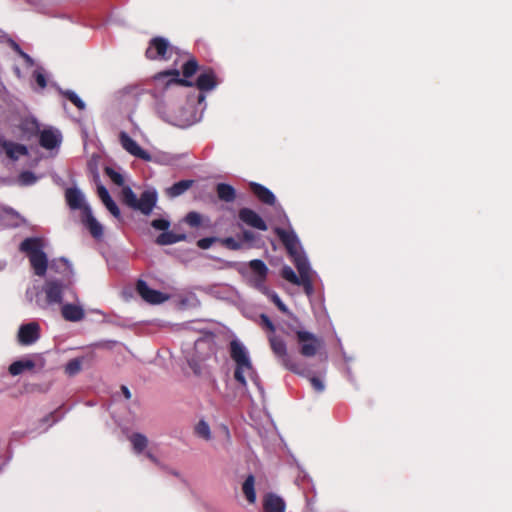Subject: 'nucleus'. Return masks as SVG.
<instances>
[{
    "mask_svg": "<svg viewBox=\"0 0 512 512\" xmlns=\"http://www.w3.org/2000/svg\"><path fill=\"white\" fill-rule=\"evenodd\" d=\"M205 107V95L203 93H199L196 98L189 99L182 106H176L174 103L165 100L156 102L158 116L164 122L179 128H188L201 121Z\"/></svg>",
    "mask_w": 512,
    "mask_h": 512,
    "instance_id": "1",
    "label": "nucleus"
},
{
    "mask_svg": "<svg viewBox=\"0 0 512 512\" xmlns=\"http://www.w3.org/2000/svg\"><path fill=\"white\" fill-rule=\"evenodd\" d=\"M275 233L285 246L291 257L301 281L297 286H302L305 294L310 298L314 294V280L318 277L317 272L312 269L309 259L302 247L299 237L293 228L283 229L276 227Z\"/></svg>",
    "mask_w": 512,
    "mask_h": 512,
    "instance_id": "2",
    "label": "nucleus"
},
{
    "mask_svg": "<svg viewBox=\"0 0 512 512\" xmlns=\"http://www.w3.org/2000/svg\"><path fill=\"white\" fill-rule=\"evenodd\" d=\"M50 270L60 274V278L49 277L42 286V293L45 299L41 302L37 300V304L43 308L61 306L63 304L64 292L69 290L73 284L74 270L72 264L65 257L55 259L50 263Z\"/></svg>",
    "mask_w": 512,
    "mask_h": 512,
    "instance_id": "3",
    "label": "nucleus"
},
{
    "mask_svg": "<svg viewBox=\"0 0 512 512\" xmlns=\"http://www.w3.org/2000/svg\"><path fill=\"white\" fill-rule=\"evenodd\" d=\"M20 251L27 254L34 273L43 277L46 275L48 267V258L44 252V243L41 238L30 237L24 239L20 244Z\"/></svg>",
    "mask_w": 512,
    "mask_h": 512,
    "instance_id": "4",
    "label": "nucleus"
},
{
    "mask_svg": "<svg viewBox=\"0 0 512 512\" xmlns=\"http://www.w3.org/2000/svg\"><path fill=\"white\" fill-rule=\"evenodd\" d=\"M121 196L124 204L146 216L152 213L158 201V193L154 188L144 190L138 198L129 186H125L122 189Z\"/></svg>",
    "mask_w": 512,
    "mask_h": 512,
    "instance_id": "5",
    "label": "nucleus"
},
{
    "mask_svg": "<svg viewBox=\"0 0 512 512\" xmlns=\"http://www.w3.org/2000/svg\"><path fill=\"white\" fill-rule=\"evenodd\" d=\"M214 334L207 332L194 341V352L186 355V360L195 374L201 373V362L215 354Z\"/></svg>",
    "mask_w": 512,
    "mask_h": 512,
    "instance_id": "6",
    "label": "nucleus"
},
{
    "mask_svg": "<svg viewBox=\"0 0 512 512\" xmlns=\"http://www.w3.org/2000/svg\"><path fill=\"white\" fill-rule=\"evenodd\" d=\"M155 90L164 91L171 86L181 85L190 87L193 83L187 79L180 78V72L177 69H169L155 74L151 79Z\"/></svg>",
    "mask_w": 512,
    "mask_h": 512,
    "instance_id": "7",
    "label": "nucleus"
},
{
    "mask_svg": "<svg viewBox=\"0 0 512 512\" xmlns=\"http://www.w3.org/2000/svg\"><path fill=\"white\" fill-rule=\"evenodd\" d=\"M248 267L251 270V275L248 279L250 285L262 294L269 293V288L265 284L269 269L265 262L260 259H254L248 262Z\"/></svg>",
    "mask_w": 512,
    "mask_h": 512,
    "instance_id": "8",
    "label": "nucleus"
},
{
    "mask_svg": "<svg viewBox=\"0 0 512 512\" xmlns=\"http://www.w3.org/2000/svg\"><path fill=\"white\" fill-rule=\"evenodd\" d=\"M251 191L255 194V196L264 204L271 205L275 207L276 212L278 213L280 217V221L283 223H289L288 216L286 215L283 207L280 204L276 203V197L274 193L268 189L267 187L263 186L262 184L256 183V182H250L249 183ZM292 228L291 225H289L290 229Z\"/></svg>",
    "mask_w": 512,
    "mask_h": 512,
    "instance_id": "9",
    "label": "nucleus"
},
{
    "mask_svg": "<svg viewBox=\"0 0 512 512\" xmlns=\"http://www.w3.org/2000/svg\"><path fill=\"white\" fill-rule=\"evenodd\" d=\"M295 334L300 354L304 357L315 356L323 344L322 340L315 334L301 329H296Z\"/></svg>",
    "mask_w": 512,
    "mask_h": 512,
    "instance_id": "10",
    "label": "nucleus"
},
{
    "mask_svg": "<svg viewBox=\"0 0 512 512\" xmlns=\"http://www.w3.org/2000/svg\"><path fill=\"white\" fill-rule=\"evenodd\" d=\"M270 344L275 355L281 359L282 364L287 369L299 375L306 374V369L299 363L293 361L287 354L286 343L281 338L276 336L270 337Z\"/></svg>",
    "mask_w": 512,
    "mask_h": 512,
    "instance_id": "11",
    "label": "nucleus"
},
{
    "mask_svg": "<svg viewBox=\"0 0 512 512\" xmlns=\"http://www.w3.org/2000/svg\"><path fill=\"white\" fill-rule=\"evenodd\" d=\"M173 53H175V48L168 39L161 36L152 38L146 50V56L151 60H167Z\"/></svg>",
    "mask_w": 512,
    "mask_h": 512,
    "instance_id": "12",
    "label": "nucleus"
},
{
    "mask_svg": "<svg viewBox=\"0 0 512 512\" xmlns=\"http://www.w3.org/2000/svg\"><path fill=\"white\" fill-rule=\"evenodd\" d=\"M234 379L239 385L247 390V379H250L255 386L258 388L261 394L264 393L262 386L260 385L259 376L253 367L252 360L249 362L236 363L234 369Z\"/></svg>",
    "mask_w": 512,
    "mask_h": 512,
    "instance_id": "13",
    "label": "nucleus"
},
{
    "mask_svg": "<svg viewBox=\"0 0 512 512\" xmlns=\"http://www.w3.org/2000/svg\"><path fill=\"white\" fill-rule=\"evenodd\" d=\"M119 141L122 148L135 158L146 162L156 161L149 152L140 147V145L125 131H121L119 133Z\"/></svg>",
    "mask_w": 512,
    "mask_h": 512,
    "instance_id": "14",
    "label": "nucleus"
},
{
    "mask_svg": "<svg viewBox=\"0 0 512 512\" xmlns=\"http://www.w3.org/2000/svg\"><path fill=\"white\" fill-rule=\"evenodd\" d=\"M40 338V325L35 322L22 324L17 333L18 343L22 346H30Z\"/></svg>",
    "mask_w": 512,
    "mask_h": 512,
    "instance_id": "15",
    "label": "nucleus"
},
{
    "mask_svg": "<svg viewBox=\"0 0 512 512\" xmlns=\"http://www.w3.org/2000/svg\"><path fill=\"white\" fill-rule=\"evenodd\" d=\"M74 303H63L61 305V315L69 322H80L85 318V310L79 303L78 296L73 292Z\"/></svg>",
    "mask_w": 512,
    "mask_h": 512,
    "instance_id": "16",
    "label": "nucleus"
},
{
    "mask_svg": "<svg viewBox=\"0 0 512 512\" xmlns=\"http://www.w3.org/2000/svg\"><path fill=\"white\" fill-rule=\"evenodd\" d=\"M136 290L142 299L151 304H160L168 299L162 292L151 289L144 280L137 281Z\"/></svg>",
    "mask_w": 512,
    "mask_h": 512,
    "instance_id": "17",
    "label": "nucleus"
},
{
    "mask_svg": "<svg viewBox=\"0 0 512 512\" xmlns=\"http://www.w3.org/2000/svg\"><path fill=\"white\" fill-rule=\"evenodd\" d=\"M65 199L71 210H81L82 214L84 213L85 207H90L86 202L85 195L77 187L67 188L65 191Z\"/></svg>",
    "mask_w": 512,
    "mask_h": 512,
    "instance_id": "18",
    "label": "nucleus"
},
{
    "mask_svg": "<svg viewBox=\"0 0 512 512\" xmlns=\"http://www.w3.org/2000/svg\"><path fill=\"white\" fill-rule=\"evenodd\" d=\"M40 145L47 149L52 150L58 148L62 142V134L56 128H47L40 132L39 136Z\"/></svg>",
    "mask_w": 512,
    "mask_h": 512,
    "instance_id": "19",
    "label": "nucleus"
},
{
    "mask_svg": "<svg viewBox=\"0 0 512 512\" xmlns=\"http://www.w3.org/2000/svg\"><path fill=\"white\" fill-rule=\"evenodd\" d=\"M239 219L246 225L255 229L266 231L268 229L261 216L250 208H242L239 211Z\"/></svg>",
    "mask_w": 512,
    "mask_h": 512,
    "instance_id": "20",
    "label": "nucleus"
},
{
    "mask_svg": "<svg viewBox=\"0 0 512 512\" xmlns=\"http://www.w3.org/2000/svg\"><path fill=\"white\" fill-rule=\"evenodd\" d=\"M81 222L94 238L99 239L103 236V226L94 217L91 207L84 208V213L81 216Z\"/></svg>",
    "mask_w": 512,
    "mask_h": 512,
    "instance_id": "21",
    "label": "nucleus"
},
{
    "mask_svg": "<svg viewBox=\"0 0 512 512\" xmlns=\"http://www.w3.org/2000/svg\"><path fill=\"white\" fill-rule=\"evenodd\" d=\"M229 353L235 364L251 361L248 349L238 338L230 341Z\"/></svg>",
    "mask_w": 512,
    "mask_h": 512,
    "instance_id": "22",
    "label": "nucleus"
},
{
    "mask_svg": "<svg viewBox=\"0 0 512 512\" xmlns=\"http://www.w3.org/2000/svg\"><path fill=\"white\" fill-rule=\"evenodd\" d=\"M262 505L264 512H285L286 510L283 498L272 492L264 495Z\"/></svg>",
    "mask_w": 512,
    "mask_h": 512,
    "instance_id": "23",
    "label": "nucleus"
},
{
    "mask_svg": "<svg viewBox=\"0 0 512 512\" xmlns=\"http://www.w3.org/2000/svg\"><path fill=\"white\" fill-rule=\"evenodd\" d=\"M197 88L202 92L211 91L216 88V75L212 70L202 72L196 80Z\"/></svg>",
    "mask_w": 512,
    "mask_h": 512,
    "instance_id": "24",
    "label": "nucleus"
},
{
    "mask_svg": "<svg viewBox=\"0 0 512 512\" xmlns=\"http://www.w3.org/2000/svg\"><path fill=\"white\" fill-rule=\"evenodd\" d=\"M255 485H256V479L253 474L247 475L244 482L242 483V487H241L242 493L249 504L256 503L257 496H256Z\"/></svg>",
    "mask_w": 512,
    "mask_h": 512,
    "instance_id": "25",
    "label": "nucleus"
},
{
    "mask_svg": "<svg viewBox=\"0 0 512 512\" xmlns=\"http://www.w3.org/2000/svg\"><path fill=\"white\" fill-rule=\"evenodd\" d=\"M3 149L12 160H18L21 156L28 154V149L25 145L14 142H4Z\"/></svg>",
    "mask_w": 512,
    "mask_h": 512,
    "instance_id": "26",
    "label": "nucleus"
},
{
    "mask_svg": "<svg viewBox=\"0 0 512 512\" xmlns=\"http://www.w3.org/2000/svg\"><path fill=\"white\" fill-rule=\"evenodd\" d=\"M128 440L132 445L133 452L137 455L144 453L149 443L148 438L144 434L138 432L130 434L128 436Z\"/></svg>",
    "mask_w": 512,
    "mask_h": 512,
    "instance_id": "27",
    "label": "nucleus"
},
{
    "mask_svg": "<svg viewBox=\"0 0 512 512\" xmlns=\"http://www.w3.org/2000/svg\"><path fill=\"white\" fill-rule=\"evenodd\" d=\"M20 129L27 138H31L39 133V122L35 117H25L21 120Z\"/></svg>",
    "mask_w": 512,
    "mask_h": 512,
    "instance_id": "28",
    "label": "nucleus"
},
{
    "mask_svg": "<svg viewBox=\"0 0 512 512\" xmlns=\"http://www.w3.org/2000/svg\"><path fill=\"white\" fill-rule=\"evenodd\" d=\"M184 240H186L185 234H176L172 231L166 230L157 236L155 242L158 245L165 246L172 245Z\"/></svg>",
    "mask_w": 512,
    "mask_h": 512,
    "instance_id": "29",
    "label": "nucleus"
},
{
    "mask_svg": "<svg viewBox=\"0 0 512 512\" xmlns=\"http://www.w3.org/2000/svg\"><path fill=\"white\" fill-rule=\"evenodd\" d=\"M216 193L220 200L231 203L236 199V190L227 183H218L216 185Z\"/></svg>",
    "mask_w": 512,
    "mask_h": 512,
    "instance_id": "30",
    "label": "nucleus"
},
{
    "mask_svg": "<svg viewBox=\"0 0 512 512\" xmlns=\"http://www.w3.org/2000/svg\"><path fill=\"white\" fill-rule=\"evenodd\" d=\"M35 367V362L31 359H21V360H17L15 362H13L10 366H9V373L12 375V376H18L20 374H22L23 372L25 371H29V370H32L34 369Z\"/></svg>",
    "mask_w": 512,
    "mask_h": 512,
    "instance_id": "31",
    "label": "nucleus"
},
{
    "mask_svg": "<svg viewBox=\"0 0 512 512\" xmlns=\"http://www.w3.org/2000/svg\"><path fill=\"white\" fill-rule=\"evenodd\" d=\"M193 185V180H181L167 188L166 194L170 198L178 197L184 194Z\"/></svg>",
    "mask_w": 512,
    "mask_h": 512,
    "instance_id": "32",
    "label": "nucleus"
},
{
    "mask_svg": "<svg viewBox=\"0 0 512 512\" xmlns=\"http://www.w3.org/2000/svg\"><path fill=\"white\" fill-rule=\"evenodd\" d=\"M195 433L198 437L209 441L212 438V433L209 424L201 419L195 426Z\"/></svg>",
    "mask_w": 512,
    "mask_h": 512,
    "instance_id": "33",
    "label": "nucleus"
},
{
    "mask_svg": "<svg viewBox=\"0 0 512 512\" xmlns=\"http://www.w3.org/2000/svg\"><path fill=\"white\" fill-rule=\"evenodd\" d=\"M59 92L71 101L79 110H84L86 108L85 102L74 91L59 89Z\"/></svg>",
    "mask_w": 512,
    "mask_h": 512,
    "instance_id": "34",
    "label": "nucleus"
},
{
    "mask_svg": "<svg viewBox=\"0 0 512 512\" xmlns=\"http://www.w3.org/2000/svg\"><path fill=\"white\" fill-rule=\"evenodd\" d=\"M281 276L283 277V279H285L286 281H288L294 285L299 284V281H301V275L300 274L297 275L295 273V271L290 266H287V265H285L282 268Z\"/></svg>",
    "mask_w": 512,
    "mask_h": 512,
    "instance_id": "35",
    "label": "nucleus"
},
{
    "mask_svg": "<svg viewBox=\"0 0 512 512\" xmlns=\"http://www.w3.org/2000/svg\"><path fill=\"white\" fill-rule=\"evenodd\" d=\"M38 180V177L31 171H24L20 173L18 177V183L21 186H31L35 184Z\"/></svg>",
    "mask_w": 512,
    "mask_h": 512,
    "instance_id": "36",
    "label": "nucleus"
},
{
    "mask_svg": "<svg viewBox=\"0 0 512 512\" xmlns=\"http://www.w3.org/2000/svg\"><path fill=\"white\" fill-rule=\"evenodd\" d=\"M264 295H266L278 307L280 311L286 314H290L288 307L283 303L275 291L269 289V293H264Z\"/></svg>",
    "mask_w": 512,
    "mask_h": 512,
    "instance_id": "37",
    "label": "nucleus"
},
{
    "mask_svg": "<svg viewBox=\"0 0 512 512\" xmlns=\"http://www.w3.org/2000/svg\"><path fill=\"white\" fill-rule=\"evenodd\" d=\"M81 370V360L78 359V358H74L72 360H70L66 366H65V372L69 375V376H74L76 375L77 373H79Z\"/></svg>",
    "mask_w": 512,
    "mask_h": 512,
    "instance_id": "38",
    "label": "nucleus"
},
{
    "mask_svg": "<svg viewBox=\"0 0 512 512\" xmlns=\"http://www.w3.org/2000/svg\"><path fill=\"white\" fill-rule=\"evenodd\" d=\"M197 69H198V64H197L196 60L190 59L183 65V75L186 78H189L196 73Z\"/></svg>",
    "mask_w": 512,
    "mask_h": 512,
    "instance_id": "39",
    "label": "nucleus"
},
{
    "mask_svg": "<svg viewBox=\"0 0 512 512\" xmlns=\"http://www.w3.org/2000/svg\"><path fill=\"white\" fill-rule=\"evenodd\" d=\"M185 222L191 227H198L202 222V217L198 212L191 211L185 216Z\"/></svg>",
    "mask_w": 512,
    "mask_h": 512,
    "instance_id": "40",
    "label": "nucleus"
},
{
    "mask_svg": "<svg viewBox=\"0 0 512 512\" xmlns=\"http://www.w3.org/2000/svg\"><path fill=\"white\" fill-rule=\"evenodd\" d=\"M169 219L159 218L151 221V226L156 230H162L163 232L170 228Z\"/></svg>",
    "mask_w": 512,
    "mask_h": 512,
    "instance_id": "41",
    "label": "nucleus"
},
{
    "mask_svg": "<svg viewBox=\"0 0 512 512\" xmlns=\"http://www.w3.org/2000/svg\"><path fill=\"white\" fill-rule=\"evenodd\" d=\"M106 209L118 220H121V212L113 199L103 203Z\"/></svg>",
    "mask_w": 512,
    "mask_h": 512,
    "instance_id": "42",
    "label": "nucleus"
},
{
    "mask_svg": "<svg viewBox=\"0 0 512 512\" xmlns=\"http://www.w3.org/2000/svg\"><path fill=\"white\" fill-rule=\"evenodd\" d=\"M105 171L113 183L118 186H122L124 184V178L119 172L113 170L112 168H106Z\"/></svg>",
    "mask_w": 512,
    "mask_h": 512,
    "instance_id": "43",
    "label": "nucleus"
},
{
    "mask_svg": "<svg viewBox=\"0 0 512 512\" xmlns=\"http://www.w3.org/2000/svg\"><path fill=\"white\" fill-rule=\"evenodd\" d=\"M221 243L230 250H239L242 248V244L235 240L233 237H227L220 240Z\"/></svg>",
    "mask_w": 512,
    "mask_h": 512,
    "instance_id": "44",
    "label": "nucleus"
},
{
    "mask_svg": "<svg viewBox=\"0 0 512 512\" xmlns=\"http://www.w3.org/2000/svg\"><path fill=\"white\" fill-rule=\"evenodd\" d=\"M217 240H218V238H216V237L202 238V239L198 240L197 246L200 249L206 250V249H209L213 245V243H215Z\"/></svg>",
    "mask_w": 512,
    "mask_h": 512,
    "instance_id": "45",
    "label": "nucleus"
},
{
    "mask_svg": "<svg viewBox=\"0 0 512 512\" xmlns=\"http://www.w3.org/2000/svg\"><path fill=\"white\" fill-rule=\"evenodd\" d=\"M309 380L315 391L321 393L325 390V384L320 378L312 376Z\"/></svg>",
    "mask_w": 512,
    "mask_h": 512,
    "instance_id": "46",
    "label": "nucleus"
},
{
    "mask_svg": "<svg viewBox=\"0 0 512 512\" xmlns=\"http://www.w3.org/2000/svg\"><path fill=\"white\" fill-rule=\"evenodd\" d=\"M97 193H98V196H99L100 200L102 201V203H105V202L109 201L110 199H112V197L109 194V191L103 185H99L97 187Z\"/></svg>",
    "mask_w": 512,
    "mask_h": 512,
    "instance_id": "47",
    "label": "nucleus"
},
{
    "mask_svg": "<svg viewBox=\"0 0 512 512\" xmlns=\"http://www.w3.org/2000/svg\"><path fill=\"white\" fill-rule=\"evenodd\" d=\"M34 77H35V81L38 84V86L41 89H44L47 85V82H46V78H45V75L43 74V72L41 70H36L34 72Z\"/></svg>",
    "mask_w": 512,
    "mask_h": 512,
    "instance_id": "48",
    "label": "nucleus"
},
{
    "mask_svg": "<svg viewBox=\"0 0 512 512\" xmlns=\"http://www.w3.org/2000/svg\"><path fill=\"white\" fill-rule=\"evenodd\" d=\"M261 321H262V324L267 328L269 329L270 331H275V326L274 324L272 323V321L269 319V317L265 314H262L261 315Z\"/></svg>",
    "mask_w": 512,
    "mask_h": 512,
    "instance_id": "49",
    "label": "nucleus"
},
{
    "mask_svg": "<svg viewBox=\"0 0 512 512\" xmlns=\"http://www.w3.org/2000/svg\"><path fill=\"white\" fill-rule=\"evenodd\" d=\"M145 455L155 465L159 466L160 468H165V466L162 464V462L150 451H146Z\"/></svg>",
    "mask_w": 512,
    "mask_h": 512,
    "instance_id": "50",
    "label": "nucleus"
},
{
    "mask_svg": "<svg viewBox=\"0 0 512 512\" xmlns=\"http://www.w3.org/2000/svg\"><path fill=\"white\" fill-rule=\"evenodd\" d=\"M243 239L247 242H251L255 239V235L252 231L245 230L243 231Z\"/></svg>",
    "mask_w": 512,
    "mask_h": 512,
    "instance_id": "51",
    "label": "nucleus"
},
{
    "mask_svg": "<svg viewBox=\"0 0 512 512\" xmlns=\"http://www.w3.org/2000/svg\"><path fill=\"white\" fill-rule=\"evenodd\" d=\"M20 56L24 59V61L26 62V64L28 66H33L34 65V60L27 53L21 52Z\"/></svg>",
    "mask_w": 512,
    "mask_h": 512,
    "instance_id": "52",
    "label": "nucleus"
},
{
    "mask_svg": "<svg viewBox=\"0 0 512 512\" xmlns=\"http://www.w3.org/2000/svg\"><path fill=\"white\" fill-rule=\"evenodd\" d=\"M121 391L123 393V395L125 396L126 399H130L131 398V392L129 390V388L127 386H121Z\"/></svg>",
    "mask_w": 512,
    "mask_h": 512,
    "instance_id": "53",
    "label": "nucleus"
},
{
    "mask_svg": "<svg viewBox=\"0 0 512 512\" xmlns=\"http://www.w3.org/2000/svg\"><path fill=\"white\" fill-rule=\"evenodd\" d=\"M11 47H12V48H13V50H14L15 52H17L19 55H21V52H24V51L20 48V46H19L16 42H14V41H11Z\"/></svg>",
    "mask_w": 512,
    "mask_h": 512,
    "instance_id": "54",
    "label": "nucleus"
},
{
    "mask_svg": "<svg viewBox=\"0 0 512 512\" xmlns=\"http://www.w3.org/2000/svg\"><path fill=\"white\" fill-rule=\"evenodd\" d=\"M346 374H347V377H348L349 381H353L352 371H351V368L349 366L346 367Z\"/></svg>",
    "mask_w": 512,
    "mask_h": 512,
    "instance_id": "55",
    "label": "nucleus"
},
{
    "mask_svg": "<svg viewBox=\"0 0 512 512\" xmlns=\"http://www.w3.org/2000/svg\"><path fill=\"white\" fill-rule=\"evenodd\" d=\"M341 350H342V356H343L344 361L347 363L350 362L352 360V358L350 356H348L342 348H341Z\"/></svg>",
    "mask_w": 512,
    "mask_h": 512,
    "instance_id": "56",
    "label": "nucleus"
},
{
    "mask_svg": "<svg viewBox=\"0 0 512 512\" xmlns=\"http://www.w3.org/2000/svg\"><path fill=\"white\" fill-rule=\"evenodd\" d=\"M172 474H173L174 476H179V473H178L177 471H173V472H172Z\"/></svg>",
    "mask_w": 512,
    "mask_h": 512,
    "instance_id": "57",
    "label": "nucleus"
},
{
    "mask_svg": "<svg viewBox=\"0 0 512 512\" xmlns=\"http://www.w3.org/2000/svg\"><path fill=\"white\" fill-rule=\"evenodd\" d=\"M226 434L229 436V430L227 427H224Z\"/></svg>",
    "mask_w": 512,
    "mask_h": 512,
    "instance_id": "58",
    "label": "nucleus"
},
{
    "mask_svg": "<svg viewBox=\"0 0 512 512\" xmlns=\"http://www.w3.org/2000/svg\"><path fill=\"white\" fill-rule=\"evenodd\" d=\"M2 268V266L0 265V269Z\"/></svg>",
    "mask_w": 512,
    "mask_h": 512,
    "instance_id": "59",
    "label": "nucleus"
}]
</instances>
